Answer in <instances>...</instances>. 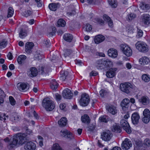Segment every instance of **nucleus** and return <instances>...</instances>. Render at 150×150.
<instances>
[{
	"label": "nucleus",
	"instance_id": "4c0bfd02",
	"mask_svg": "<svg viewBox=\"0 0 150 150\" xmlns=\"http://www.w3.org/2000/svg\"><path fill=\"white\" fill-rule=\"evenodd\" d=\"M142 146L146 148L150 146V139H145L142 144Z\"/></svg>",
	"mask_w": 150,
	"mask_h": 150
},
{
	"label": "nucleus",
	"instance_id": "20e7f679",
	"mask_svg": "<svg viewBox=\"0 0 150 150\" xmlns=\"http://www.w3.org/2000/svg\"><path fill=\"white\" fill-rule=\"evenodd\" d=\"M135 46L137 49L141 52H146L148 50V46L143 42L138 41L135 44Z\"/></svg>",
	"mask_w": 150,
	"mask_h": 150
},
{
	"label": "nucleus",
	"instance_id": "680f3d73",
	"mask_svg": "<svg viewBox=\"0 0 150 150\" xmlns=\"http://www.w3.org/2000/svg\"><path fill=\"white\" fill-rule=\"evenodd\" d=\"M59 108L60 109L62 110H65L66 108V105L65 103L61 104L59 105Z\"/></svg>",
	"mask_w": 150,
	"mask_h": 150
},
{
	"label": "nucleus",
	"instance_id": "b1692460",
	"mask_svg": "<svg viewBox=\"0 0 150 150\" xmlns=\"http://www.w3.org/2000/svg\"><path fill=\"white\" fill-rule=\"evenodd\" d=\"M60 5L59 3H52L49 4V8L52 11H55L58 7L60 6Z\"/></svg>",
	"mask_w": 150,
	"mask_h": 150
},
{
	"label": "nucleus",
	"instance_id": "e2e57ef3",
	"mask_svg": "<svg viewBox=\"0 0 150 150\" xmlns=\"http://www.w3.org/2000/svg\"><path fill=\"white\" fill-rule=\"evenodd\" d=\"M60 134L63 137H65L66 136V130L65 129L62 130L60 132Z\"/></svg>",
	"mask_w": 150,
	"mask_h": 150
},
{
	"label": "nucleus",
	"instance_id": "09e8293b",
	"mask_svg": "<svg viewBox=\"0 0 150 150\" xmlns=\"http://www.w3.org/2000/svg\"><path fill=\"white\" fill-rule=\"evenodd\" d=\"M143 116H148L150 117V111L147 109H145L143 112Z\"/></svg>",
	"mask_w": 150,
	"mask_h": 150
},
{
	"label": "nucleus",
	"instance_id": "a878e982",
	"mask_svg": "<svg viewBox=\"0 0 150 150\" xmlns=\"http://www.w3.org/2000/svg\"><path fill=\"white\" fill-rule=\"evenodd\" d=\"M103 18L105 21H107L108 25L110 27H112L113 26V22L110 17L107 15L105 14L103 15Z\"/></svg>",
	"mask_w": 150,
	"mask_h": 150
},
{
	"label": "nucleus",
	"instance_id": "864d4df0",
	"mask_svg": "<svg viewBox=\"0 0 150 150\" xmlns=\"http://www.w3.org/2000/svg\"><path fill=\"white\" fill-rule=\"evenodd\" d=\"M9 102L11 105H14L16 102L12 96H10L9 97Z\"/></svg>",
	"mask_w": 150,
	"mask_h": 150
},
{
	"label": "nucleus",
	"instance_id": "f3484780",
	"mask_svg": "<svg viewBox=\"0 0 150 150\" xmlns=\"http://www.w3.org/2000/svg\"><path fill=\"white\" fill-rule=\"evenodd\" d=\"M108 53L109 57L113 58L116 57L118 54L117 50L114 48L109 49L108 51Z\"/></svg>",
	"mask_w": 150,
	"mask_h": 150
},
{
	"label": "nucleus",
	"instance_id": "5701e85b",
	"mask_svg": "<svg viewBox=\"0 0 150 150\" xmlns=\"http://www.w3.org/2000/svg\"><path fill=\"white\" fill-rule=\"evenodd\" d=\"M108 112L113 115L116 114L117 112V109L116 107L113 105H111L107 108Z\"/></svg>",
	"mask_w": 150,
	"mask_h": 150
},
{
	"label": "nucleus",
	"instance_id": "5fc2aeb1",
	"mask_svg": "<svg viewBox=\"0 0 150 150\" xmlns=\"http://www.w3.org/2000/svg\"><path fill=\"white\" fill-rule=\"evenodd\" d=\"M136 15L132 13H130L127 16L128 20L129 21L132 20L136 17Z\"/></svg>",
	"mask_w": 150,
	"mask_h": 150
},
{
	"label": "nucleus",
	"instance_id": "de8ad7c7",
	"mask_svg": "<svg viewBox=\"0 0 150 150\" xmlns=\"http://www.w3.org/2000/svg\"><path fill=\"white\" fill-rule=\"evenodd\" d=\"M105 62L104 66H105V67H110L112 64V62L108 60H106L105 59Z\"/></svg>",
	"mask_w": 150,
	"mask_h": 150
},
{
	"label": "nucleus",
	"instance_id": "aec40b11",
	"mask_svg": "<svg viewBox=\"0 0 150 150\" xmlns=\"http://www.w3.org/2000/svg\"><path fill=\"white\" fill-rule=\"evenodd\" d=\"M73 38V37L72 34L70 33L66 34V45L70 46H72L70 43L71 42Z\"/></svg>",
	"mask_w": 150,
	"mask_h": 150
},
{
	"label": "nucleus",
	"instance_id": "9d476101",
	"mask_svg": "<svg viewBox=\"0 0 150 150\" xmlns=\"http://www.w3.org/2000/svg\"><path fill=\"white\" fill-rule=\"evenodd\" d=\"M66 142L72 143L76 142L74 135L70 131L66 130Z\"/></svg>",
	"mask_w": 150,
	"mask_h": 150
},
{
	"label": "nucleus",
	"instance_id": "052dcab7",
	"mask_svg": "<svg viewBox=\"0 0 150 150\" xmlns=\"http://www.w3.org/2000/svg\"><path fill=\"white\" fill-rule=\"evenodd\" d=\"M52 29V32L50 33L49 34V35L50 36H52L56 33V29L55 27L53 28Z\"/></svg>",
	"mask_w": 150,
	"mask_h": 150
},
{
	"label": "nucleus",
	"instance_id": "0e129e2a",
	"mask_svg": "<svg viewBox=\"0 0 150 150\" xmlns=\"http://www.w3.org/2000/svg\"><path fill=\"white\" fill-rule=\"evenodd\" d=\"M99 93L100 96L102 97H103L105 94V92L103 90H101L100 91Z\"/></svg>",
	"mask_w": 150,
	"mask_h": 150
},
{
	"label": "nucleus",
	"instance_id": "39448f33",
	"mask_svg": "<svg viewBox=\"0 0 150 150\" xmlns=\"http://www.w3.org/2000/svg\"><path fill=\"white\" fill-rule=\"evenodd\" d=\"M90 102V98L88 95L86 93H83L79 102L80 105L83 107L87 106Z\"/></svg>",
	"mask_w": 150,
	"mask_h": 150
},
{
	"label": "nucleus",
	"instance_id": "58836bf2",
	"mask_svg": "<svg viewBox=\"0 0 150 150\" xmlns=\"http://www.w3.org/2000/svg\"><path fill=\"white\" fill-rule=\"evenodd\" d=\"M27 35V32L25 30L21 29L19 33V36L20 38H23Z\"/></svg>",
	"mask_w": 150,
	"mask_h": 150
},
{
	"label": "nucleus",
	"instance_id": "338daca9",
	"mask_svg": "<svg viewBox=\"0 0 150 150\" xmlns=\"http://www.w3.org/2000/svg\"><path fill=\"white\" fill-rule=\"evenodd\" d=\"M45 69V67H41L39 69V71L41 74H42L45 73L44 69Z\"/></svg>",
	"mask_w": 150,
	"mask_h": 150
},
{
	"label": "nucleus",
	"instance_id": "473e14b6",
	"mask_svg": "<svg viewBox=\"0 0 150 150\" xmlns=\"http://www.w3.org/2000/svg\"><path fill=\"white\" fill-rule=\"evenodd\" d=\"M66 23L65 21L63 19H59L57 22V26L58 27H64Z\"/></svg>",
	"mask_w": 150,
	"mask_h": 150
},
{
	"label": "nucleus",
	"instance_id": "c9c22d12",
	"mask_svg": "<svg viewBox=\"0 0 150 150\" xmlns=\"http://www.w3.org/2000/svg\"><path fill=\"white\" fill-rule=\"evenodd\" d=\"M58 85V83L55 81V80H54L51 82L50 86L52 89L55 90L57 88Z\"/></svg>",
	"mask_w": 150,
	"mask_h": 150
},
{
	"label": "nucleus",
	"instance_id": "1a4fd4ad",
	"mask_svg": "<svg viewBox=\"0 0 150 150\" xmlns=\"http://www.w3.org/2000/svg\"><path fill=\"white\" fill-rule=\"evenodd\" d=\"M112 137V134L110 131H108L103 132L101 135V138L103 140L105 141H109Z\"/></svg>",
	"mask_w": 150,
	"mask_h": 150
},
{
	"label": "nucleus",
	"instance_id": "8fccbe9b",
	"mask_svg": "<svg viewBox=\"0 0 150 150\" xmlns=\"http://www.w3.org/2000/svg\"><path fill=\"white\" fill-rule=\"evenodd\" d=\"M60 79L62 81H64L66 79V75L65 72L64 71H62L60 76Z\"/></svg>",
	"mask_w": 150,
	"mask_h": 150
},
{
	"label": "nucleus",
	"instance_id": "4468645a",
	"mask_svg": "<svg viewBox=\"0 0 150 150\" xmlns=\"http://www.w3.org/2000/svg\"><path fill=\"white\" fill-rule=\"evenodd\" d=\"M36 145L33 142H30L26 143L24 146L25 149L28 150H34L36 148Z\"/></svg>",
	"mask_w": 150,
	"mask_h": 150
},
{
	"label": "nucleus",
	"instance_id": "c756f323",
	"mask_svg": "<svg viewBox=\"0 0 150 150\" xmlns=\"http://www.w3.org/2000/svg\"><path fill=\"white\" fill-rule=\"evenodd\" d=\"M73 96V93L71 90L69 88H66V99H71Z\"/></svg>",
	"mask_w": 150,
	"mask_h": 150
},
{
	"label": "nucleus",
	"instance_id": "13d9d810",
	"mask_svg": "<svg viewBox=\"0 0 150 150\" xmlns=\"http://www.w3.org/2000/svg\"><path fill=\"white\" fill-rule=\"evenodd\" d=\"M135 144L136 146L138 147H140L141 146H142V142L139 140H136L135 141Z\"/></svg>",
	"mask_w": 150,
	"mask_h": 150
},
{
	"label": "nucleus",
	"instance_id": "4d7b16f0",
	"mask_svg": "<svg viewBox=\"0 0 150 150\" xmlns=\"http://www.w3.org/2000/svg\"><path fill=\"white\" fill-rule=\"evenodd\" d=\"M143 32L141 30H139L137 31V36L138 38H139L142 37L143 35Z\"/></svg>",
	"mask_w": 150,
	"mask_h": 150
},
{
	"label": "nucleus",
	"instance_id": "dca6fc26",
	"mask_svg": "<svg viewBox=\"0 0 150 150\" xmlns=\"http://www.w3.org/2000/svg\"><path fill=\"white\" fill-rule=\"evenodd\" d=\"M17 87L20 91H25L29 89V84L28 83H22L20 84L18 83L17 85Z\"/></svg>",
	"mask_w": 150,
	"mask_h": 150
},
{
	"label": "nucleus",
	"instance_id": "6e6552de",
	"mask_svg": "<svg viewBox=\"0 0 150 150\" xmlns=\"http://www.w3.org/2000/svg\"><path fill=\"white\" fill-rule=\"evenodd\" d=\"M132 146V142L127 138H126L122 144L121 146L123 149L128 150Z\"/></svg>",
	"mask_w": 150,
	"mask_h": 150
},
{
	"label": "nucleus",
	"instance_id": "f8f14e48",
	"mask_svg": "<svg viewBox=\"0 0 150 150\" xmlns=\"http://www.w3.org/2000/svg\"><path fill=\"white\" fill-rule=\"evenodd\" d=\"M140 116L137 112H134L132 114L131 119L132 123L134 125L137 124L139 121Z\"/></svg>",
	"mask_w": 150,
	"mask_h": 150
},
{
	"label": "nucleus",
	"instance_id": "ea45409f",
	"mask_svg": "<svg viewBox=\"0 0 150 150\" xmlns=\"http://www.w3.org/2000/svg\"><path fill=\"white\" fill-rule=\"evenodd\" d=\"M108 2L112 7L115 8L117 5V3L115 0H108Z\"/></svg>",
	"mask_w": 150,
	"mask_h": 150
},
{
	"label": "nucleus",
	"instance_id": "412c9836",
	"mask_svg": "<svg viewBox=\"0 0 150 150\" xmlns=\"http://www.w3.org/2000/svg\"><path fill=\"white\" fill-rule=\"evenodd\" d=\"M139 101L143 105H146L149 103V99L147 96H143L139 99Z\"/></svg>",
	"mask_w": 150,
	"mask_h": 150
},
{
	"label": "nucleus",
	"instance_id": "f704fd0d",
	"mask_svg": "<svg viewBox=\"0 0 150 150\" xmlns=\"http://www.w3.org/2000/svg\"><path fill=\"white\" fill-rule=\"evenodd\" d=\"M99 120L100 122H107L109 121V118L106 116H102L99 117Z\"/></svg>",
	"mask_w": 150,
	"mask_h": 150
},
{
	"label": "nucleus",
	"instance_id": "cd10ccee",
	"mask_svg": "<svg viewBox=\"0 0 150 150\" xmlns=\"http://www.w3.org/2000/svg\"><path fill=\"white\" fill-rule=\"evenodd\" d=\"M81 120L82 122L87 124H88L90 121L89 117L86 114H85L82 116Z\"/></svg>",
	"mask_w": 150,
	"mask_h": 150
},
{
	"label": "nucleus",
	"instance_id": "4be33fe9",
	"mask_svg": "<svg viewBox=\"0 0 150 150\" xmlns=\"http://www.w3.org/2000/svg\"><path fill=\"white\" fill-rule=\"evenodd\" d=\"M105 39V37L103 35H99L95 37L94 41L96 43L98 44L103 41Z\"/></svg>",
	"mask_w": 150,
	"mask_h": 150
},
{
	"label": "nucleus",
	"instance_id": "2f4dec72",
	"mask_svg": "<svg viewBox=\"0 0 150 150\" xmlns=\"http://www.w3.org/2000/svg\"><path fill=\"white\" fill-rule=\"evenodd\" d=\"M140 8L144 11H146L150 8V6L148 4H146L144 2L141 3L140 6Z\"/></svg>",
	"mask_w": 150,
	"mask_h": 150
},
{
	"label": "nucleus",
	"instance_id": "a211bd4d",
	"mask_svg": "<svg viewBox=\"0 0 150 150\" xmlns=\"http://www.w3.org/2000/svg\"><path fill=\"white\" fill-rule=\"evenodd\" d=\"M34 46V44L32 42H27L26 43L25 47V51L28 53H30L32 52V49Z\"/></svg>",
	"mask_w": 150,
	"mask_h": 150
},
{
	"label": "nucleus",
	"instance_id": "c03bdc74",
	"mask_svg": "<svg viewBox=\"0 0 150 150\" xmlns=\"http://www.w3.org/2000/svg\"><path fill=\"white\" fill-rule=\"evenodd\" d=\"M52 150H63L58 144H54L52 148Z\"/></svg>",
	"mask_w": 150,
	"mask_h": 150
},
{
	"label": "nucleus",
	"instance_id": "3c124183",
	"mask_svg": "<svg viewBox=\"0 0 150 150\" xmlns=\"http://www.w3.org/2000/svg\"><path fill=\"white\" fill-rule=\"evenodd\" d=\"M55 98L57 102L60 101L62 99L61 96L58 93H56L54 95Z\"/></svg>",
	"mask_w": 150,
	"mask_h": 150
},
{
	"label": "nucleus",
	"instance_id": "bf43d9fd",
	"mask_svg": "<svg viewBox=\"0 0 150 150\" xmlns=\"http://www.w3.org/2000/svg\"><path fill=\"white\" fill-rule=\"evenodd\" d=\"M44 43L45 44L46 46L47 47H49L51 45V43L50 41L47 40H44Z\"/></svg>",
	"mask_w": 150,
	"mask_h": 150
},
{
	"label": "nucleus",
	"instance_id": "c85d7f7f",
	"mask_svg": "<svg viewBox=\"0 0 150 150\" xmlns=\"http://www.w3.org/2000/svg\"><path fill=\"white\" fill-rule=\"evenodd\" d=\"M112 130L113 132H116L120 133L121 132V128L117 124H115L113 125L112 128Z\"/></svg>",
	"mask_w": 150,
	"mask_h": 150
},
{
	"label": "nucleus",
	"instance_id": "0eeeda50",
	"mask_svg": "<svg viewBox=\"0 0 150 150\" xmlns=\"http://www.w3.org/2000/svg\"><path fill=\"white\" fill-rule=\"evenodd\" d=\"M120 125L126 132L129 134L131 133V131L130 129L129 125L128 122L124 120H121L120 121Z\"/></svg>",
	"mask_w": 150,
	"mask_h": 150
},
{
	"label": "nucleus",
	"instance_id": "6ab92c4d",
	"mask_svg": "<svg viewBox=\"0 0 150 150\" xmlns=\"http://www.w3.org/2000/svg\"><path fill=\"white\" fill-rule=\"evenodd\" d=\"M142 22L144 24L148 25L150 23V16L148 14H144L142 15Z\"/></svg>",
	"mask_w": 150,
	"mask_h": 150
},
{
	"label": "nucleus",
	"instance_id": "7ed1b4c3",
	"mask_svg": "<svg viewBox=\"0 0 150 150\" xmlns=\"http://www.w3.org/2000/svg\"><path fill=\"white\" fill-rule=\"evenodd\" d=\"M134 86L129 83H125L120 84V88L121 91L127 93H129L132 89L134 88Z\"/></svg>",
	"mask_w": 150,
	"mask_h": 150
},
{
	"label": "nucleus",
	"instance_id": "79ce46f5",
	"mask_svg": "<svg viewBox=\"0 0 150 150\" xmlns=\"http://www.w3.org/2000/svg\"><path fill=\"white\" fill-rule=\"evenodd\" d=\"M14 10L13 8L12 7H9L8 11L7 17L8 18L12 16Z\"/></svg>",
	"mask_w": 150,
	"mask_h": 150
},
{
	"label": "nucleus",
	"instance_id": "f03ea898",
	"mask_svg": "<svg viewBox=\"0 0 150 150\" xmlns=\"http://www.w3.org/2000/svg\"><path fill=\"white\" fill-rule=\"evenodd\" d=\"M42 105L47 111L52 110L55 107L54 102L48 98H45L43 99Z\"/></svg>",
	"mask_w": 150,
	"mask_h": 150
},
{
	"label": "nucleus",
	"instance_id": "e433bc0d",
	"mask_svg": "<svg viewBox=\"0 0 150 150\" xmlns=\"http://www.w3.org/2000/svg\"><path fill=\"white\" fill-rule=\"evenodd\" d=\"M26 58V57L24 55H21L18 57L17 61L19 64H21L24 61Z\"/></svg>",
	"mask_w": 150,
	"mask_h": 150
},
{
	"label": "nucleus",
	"instance_id": "bb28decb",
	"mask_svg": "<svg viewBox=\"0 0 150 150\" xmlns=\"http://www.w3.org/2000/svg\"><path fill=\"white\" fill-rule=\"evenodd\" d=\"M59 126L62 127L66 126V117H62L58 122Z\"/></svg>",
	"mask_w": 150,
	"mask_h": 150
},
{
	"label": "nucleus",
	"instance_id": "393cba45",
	"mask_svg": "<svg viewBox=\"0 0 150 150\" xmlns=\"http://www.w3.org/2000/svg\"><path fill=\"white\" fill-rule=\"evenodd\" d=\"M139 62L141 64H146L150 62L149 58L146 56H144L139 59Z\"/></svg>",
	"mask_w": 150,
	"mask_h": 150
},
{
	"label": "nucleus",
	"instance_id": "ddd939ff",
	"mask_svg": "<svg viewBox=\"0 0 150 150\" xmlns=\"http://www.w3.org/2000/svg\"><path fill=\"white\" fill-rule=\"evenodd\" d=\"M75 8V5H72L69 6L68 8L69 11L67 13L68 16H73L76 14Z\"/></svg>",
	"mask_w": 150,
	"mask_h": 150
},
{
	"label": "nucleus",
	"instance_id": "2eb2a0df",
	"mask_svg": "<svg viewBox=\"0 0 150 150\" xmlns=\"http://www.w3.org/2000/svg\"><path fill=\"white\" fill-rule=\"evenodd\" d=\"M117 70L116 68H112L108 70L106 74V76L108 78H112L114 77L116 74L115 71Z\"/></svg>",
	"mask_w": 150,
	"mask_h": 150
},
{
	"label": "nucleus",
	"instance_id": "423d86ee",
	"mask_svg": "<svg viewBox=\"0 0 150 150\" xmlns=\"http://www.w3.org/2000/svg\"><path fill=\"white\" fill-rule=\"evenodd\" d=\"M120 49L123 53L127 57H129L132 54V50L126 44H122Z\"/></svg>",
	"mask_w": 150,
	"mask_h": 150
},
{
	"label": "nucleus",
	"instance_id": "37998d69",
	"mask_svg": "<svg viewBox=\"0 0 150 150\" xmlns=\"http://www.w3.org/2000/svg\"><path fill=\"white\" fill-rule=\"evenodd\" d=\"M84 30L87 32H90L92 29V26L88 24H86L83 28Z\"/></svg>",
	"mask_w": 150,
	"mask_h": 150
},
{
	"label": "nucleus",
	"instance_id": "6e6d98bb",
	"mask_svg": "<svg viewBox=\"0 0 150 150\" xmlns=\"http://www.w3.org/2000/svg\"><path fill=\"white\" fill-rule=\"evenodd\" d=\"M72 78V75L70 73H67L66 72V79L68 81L71 79Z\"/></svg>",
	"mask_w": 150,
	"mask_h": 150
},
{
	"label": "nucleus",
	"instance_id": "9b49d317",
	"mask_svg": "<svg viewBox=\"0 0 150 150\" xmlns=\"http://www.w3.org/2000/svg\"><path fill=\"white\" fill-rule=\"evenodd\" d=\"M27 75L30 77H33L36 76L38 74L37 69L35 67H32L27 71Z\"/></svg>",
	"mask_w": 150,
	"mask_h": 150
},
{
	"label": "nucleus",
	"instance_id": "a19ab883",
	"mask_svg": "<svg viewBox=\"0 0 150 150\" xmlns=\"http://www.w3.org/2000/svg\"><path fill=\"white\" fill-rule=\"evenodd\" d=\"M142 80L145 82H148L150 81V77L149 75L144 74L142 76Z\"/></svg>",
	"mask_w": 150,
	"mask_h": 150
},
{
	"label": "nucleus",
	"instance_id": "7c9ffc66",
	"mask_svg": "<svg viewBox=\"0 0 150 150\" xmlns=\"http://www.w3.org/2000/svg\"><path fill=\"white\" fill-rule=\"evenodd\" d=\"M129 100L128 98H125L121 102V105L123 109L126 108L125 106L129 103Z\"/></svg>",
	"mask_w": 150,
	"mask_h": 150
},
{
	"label": "nucleus",
	"instance_id": "72a5a7b5",
	"mask_svg": "<svg viewBox=\"0 0 150 150\" xmlns=\"http://www.w3.org/2000/svg\"><path fill=\"white\" fill-rule=\"evenodd\" d=\"M33 13V12L32 10L30 8L29 9L23 12V16L25 17H28L29 16H32Z\"/></svg>",
	"mask_w": 150,
	"mask_h": 150
},
{
	"label": "nucleus",
	"instance_id": "f257e3e1",
	"mask_svg": "<svg viewBox=\"0 0 150 150\" xmlns=\"http://www.w3.org/2000/svg\"><path fill=\"white\" fill-rule=\"evenodd\" d=\"M26 139L25 134H18L13 137V141L9 143L8 148L12 149L18 144L22 145L26 142Z\"/></svg>",
	"mask_w": 150,
	"mask_h": 150
},
{
	"label": "nucleus",
	"instance_id": "49530a36",
	"mask_svg": "<svg viewBox=\"0 0 150 150\" xmlns=\"http://www.w3.org/2000/svg\"><path fill=\"white\" fill-rule=\"evenodd\" d=\"M105 62V59H99L97 62V64L99 67H103L104 66Z\"/></svg>",
	"mask_w": 150,
	"mask_h": 150
},
{
	"label": "nucleus",
	"instance_id": "774afa93",
	"mask_svg": "<svg viewBox=\"0 0 150 150\" xmlns=\"http://www.w3.org/2000/svg\"><path fill=\"white\" fill-rule=\"evenodd\" d=\"M72 52V50H67L66 51V56L70 55Z\"/></svg>",
	"mask_w": 150,
	"mask_h": 150
},
{
	"label": "nucleus",
	"instance_id": "603ef678",
	"mask_svg": "<svg viewBox=\"0 0 150 150\" xmlns=\"http://www.w3.org/2000/svg\"><path fill=\"white\" fill-rule=\"evenodd\" d=\"M150 119V117L148 116H143L142 118L143 122L145 123H148Z\"/></svg>",
	"mask_w": 150,
	"mask_h": 150
},
{
	"label": "nucleus",
	"instance_id": "69168bd1",
	"mask_svg": "<svg viewBox=\"0 0 150 150\" xmlns=\"http://www.w3.org/2000/svg\"><path fill=\"white\" fill-rule=\"evenodd\" d=\"M37 3V5L38 7H40L42 5V3L40 2V0H35Z\"/></svg>",
	"mask_w": 150,
	"mask_h": 150
},
{
	"label": "nucleus",
	"instance_id": "a18cd8bd",
	"mask_svg": "<svg viewBox=\"0 0 150 150\" xmlns=\"http://www.w3.org/2000/svg\"><path fill=\"white\" fill-rule=\"evenodd\" d=\"M7 41L5 40H3L0 41V48H5L7 45Z\"/></svg>",
	"mask_w": 150,
	"mask_h": 150
}]
</instances>
